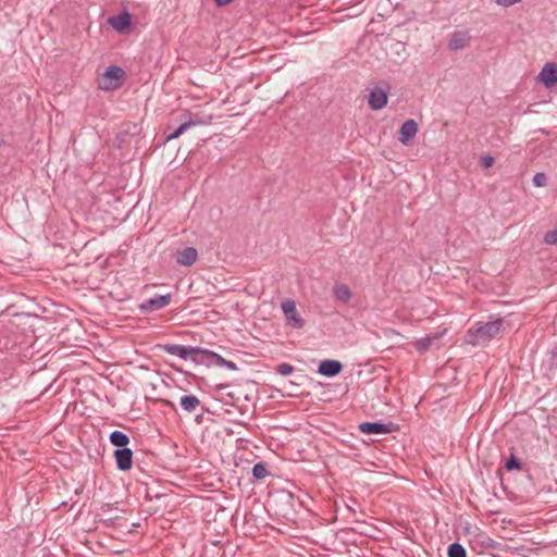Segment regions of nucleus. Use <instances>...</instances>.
I'll return each mask as SVG.
<instances>
[{
	"label": "nucleus",
	"instance_id": "nucleus-1",
	"mask_svg": "<svg viewBox=\"0 0 557 557\" xmlns=\"http://www.w3.org/2000/svg\"><path fill=\"white\" fill-rule=\"evenodd\" d=\"M502 329V321L495 320L486 323H478L465 335V343L476 346L490 342Z\"/></svg>",
	"mask_w": 557,
	"mask_h": 557
},
{
	"label": "nucleus",
	"instance_id": "nucleus-2",
	"mask_svg": "<svg viewBox=\"0 0 557 557\" xmlns=\"http://www.w3.org/2000/svg\"><path fill=\"white\" fill-rule=\"evenodd\" d=\"M126 73L117 65H110L98 81V86L103 90L120 88L125 82Z\"/></svg>",
	"mask_w": 557,
	"mask_h": 557
},
{
	"label": "nucleus",
	"instance_id": "nucleus-3",
	"mask_svg": "<svg viewBox=\"0 0 557 557\" xmlns=\"http://www.w3.org/2000/svg\"><path fill=\"white\" fill-rule=\"evenodd\" d=\"M281 309L284 313L287 326L296 330H300L305 326V320L298 311L295 300L289 298L284 299L281 302Z\"/></svg>",
	"mask_w": 557,
	"mask_h": 557
},
{
	"label": "nucleus",
	"instance_id": "nucleus-4",
	"mask_svg": "<svg viewBox=\"0 0 557 557\" xmlns=\"http://www.w3.org/2000/svg\"><path fill=\"white\" fill-rule=\"evenodd\" d=\"M537 79L542 82L546 87H552L557 84V64L555 63H546L540 74L537 75Z\"/></svg>",
	"mask_w": 557,
	"mask_h": 557
},
{
	"label": "nucleus",
	"instance_id": "nucleus-5",
	"mask_svg": "<svg viewBox=\"0 0 557 557\" xmlns=\"http://www.w3.org/2000/svg\"><path fill=\"white\" fill-rule=\"evenodd\" d=\"M418 133V125L414 120H407L400 127L399 141L408 146Z\"/></svg>",
	"mask_w": 557,
	"mask_h": 557
},
{
	"label": "nucleus",
	"instance_id": "nucleus-6",
	"mask_svg": "<svg viewBox=\"0 0 557 557\" xmlns=\"http://www.w3.org/2000/svg\"><path fill=\"white\" fill-rule=\"evenodd\" d=\"M171 301V295L157 296L150 298L140 305V309L144 311H152L166 307Z\"/></svg>",
	"mask_w": 557,
	"mask_h": 557
},
{
	"label": "nucleus",
	"instance_id": "nucleus-7",
	"mask_svg": "<svg viewBox=\"0 0 557 557\" xmlns=\"http://www.w3.org/2000/svg\"><path fill=\"white\" fill-rule=\"evenodd\" d=\"M198 258V252L193 247H186L176 251V262L181 265L190 267Z\"/></svg>",
	"mask_w": 557,
	"mask_h": 557
},
{
	"label": "nucleus",
	"instance_id": "nucleus-8",
	"mask_svg": "<svg viewBox=\"0 0 557 557\" xmlns=\"http://www.w3.org/2000/svg\"><path fill=\"white\" fill-rule=\"evenodd\" d=\"M114 456L120 470L126 471L132 468L133 453L129 448L117 449Z\"/></svg>",
	"mask_w": 557,
	"mask_h": 557
},
{
	"label": "nucleus",
	"instance_id": "nucleus-9",
	"mask_svg": "<svg viewBox=\"0 0 557 557\" xmlns=\"http://www.w3.org/2000/svg\"><path fill=\"white\" fill-rule=\"evenodd\" d=\"M469 40L470 36L467 32H455L448 41V48L450 50L463 49L469 45Z\"/></svg>",
	"mask_w": 557,
	"mask_h": 557
},
{
	"label": "nucleus",
	"instance_id": "nucleus-10",
	"mask_svg": "<svg viewBox=\"0 0 557 557\" xmlns=\"http://www.w3.org/2000/svg\"><path fill=\"white\" fill-rule=\"evenodd\" d=\"M342 371V363L336 360H324L319 366V373L324 376H335Z\"/></svg>",
	"mask_w": 557,
	"mask_h": 557
},
{
	"label": "nucleus",
	"instance_id": "nucleus-11",
	"mask_svg": "<svg viewBox=\"0 0 557 557\" xmlns=\"http://www.w3.org/2000/svg\"><path fill=\"white\" fill-rule=\"evenodd\" d=\"M359 430L364 434H384L389 432L387 425L375 422L361 423Z\"/></svg>",
	"mask_w": 557,
	"mask_h": 557
},
{
	"label": "nucleus",
	"instance_id": "nucleus-12",
	"mask_svg": "<svg viewBox=\"0 0 557 557\" xmlns=\"http://www.w3.org/2000/svg\"><path fill=\"white\" fill-rule=\"evenodd\" d=\"M109 23L115 30L123 32L131 25V15L128 13H124L110 17Z\"/></svg>",
	"mask_w": 557,
	"mask_h": 557
},
{
	"label": "nucleus",
	"instance_id": "nucleus-13",
	"mask_svg": "<svg viewBox=\"0 0 557 557\" xmlns=\"http://www.w3.org/2000/svg\"><path fill=\"white\" fill-rule=\"evenodd\" d=\"M387 91L381 87H374L369 95L368 104H387Z\"/></svg>",
	"mask_w": 557,
	"mask_h": 557
},
{
	"label": "nucleus",
	"instance_id": "nucleus-14",
	"mask_svg": "<svg viewBox=\"0 0 557 557\" xmlns=\"http://www.w3.org/2000/svg\"><path fill=\"white\" fill-rule=\"evenodd\" d=\"M333 293L335 298L344 304L351 299V290L347 284H336Z\"/></svg>",
	"mask_w": 557,
	"mask_h": 557
},
{
	"label": "nucleus",
	"instance_id": "nucleus-15",
	"mask_svg": "<svg viewBox=\"0 0 557 557\" xmlns=\"http://www.w3.org/2000/svg\"><path fill=\"white\" fill-rule=\"evenodd\" d=\"M199 404V399L194 395L183 396L181 398V406L188 412L195 411Z\"/></svg>",
	"mask_w": 557,
	"mask_h": 557
},
{
	"label": "nucleus",
	"instance_id": "nucleus-16",
	"mask_svg": "<svg viewBox=\"0 0 557 557\" xmlns=\"http://www.w3.org/2000/svg\"><path fill=\"white\" fill-rule=\"evenodd\" d=\"M110 441L114 446L125 447L129 443L128 436L120 431H114L110 435Z\"/></svg>",
	"mask_w": 557,
	"mask_h": 557
},
{
	"label": "nucleus",
	"instance_id": "nucleus-17",
	"mask_svg": "<svg viewBox=\"0 0 557 557\" xmlns=\"http://www.w3.org/2000/svg\"><path fill=\"white\" fill-rule=\"evenodd\" d=\"M170 352H172L173 355H177L184 359H187L189 357H191V355L194 352H196V349L194 348H188V347H185V346H172L170 349H169Z\"/></svg>",
	"mask_w": 557,
	"mask_h": 557
},
{
	"label": "nucleus",
	"instance_id": "nucleus-18",
	"mask_svg": "<svg viewBox=\"0 0 557 557\" xmlns=\"http://www.w3.org/2000/svg\"><path fill=\"white\" fill-rule=\"evenodd\" d=\"M448 557H466V550L460 544L454 543L448 548Z\"/></svg>",
	"mask_w": 557,
	"mask_h": 557
},
{
	"label": "nucleus",
	"instance_id": "nucleus-19",
	"mask_svg": "<svg viewBox=\"0 0 557 557\" xmlns=\"http://www.w3.org/2000/svg\"><path fill=\"white\" fill-rule=\"evenodd\" d=\"M205 123V121H189L184 122L172 135L169 136V139L177 138L180 135L184 133V131L190 125Z\"/></svg>",
	"mask_w": 557,
	"mask_h": 557
},
{
	"label": "nucleus",
	"instance_id": "nucleus-20",
	"mask_svg": "<svg viewBox=\"0 0 557 557\" xmlns=\"http://www.w3.org/2000/svg\"><path fill=\"white\" fill-rule=\"evenodd\" d=\"M206 355H208L209 357H211L216 364H220V366H226L228 367L230 369H236V367L234 366V363L230 362V361H226L224 360L221 356H219L218 354L215 352H212V351H205Z\"/></svg>",
	"mask_w": 557,
	"mask_h": 557
},
{
	"label": "nucleus",
	"instance_id": "nucleus-21",
	"mask_svg": "<svg viewBox=\"0 0 557 557\" xmlns=\"http://www.w3.org/2000/svg\"><path fill=\"white\" fill-rule=\"evenodd\" d=\"M432 341H433V337L431 336H426V337H423L419 341H417L414 343V346L416 348L419 350V351H425L430 348V346L432 345Z\"/></svg>",
	"mask_w": 557,
	"mask_h": 557
},
{
	"label": "nucleus",
	"instance_id": "nucleus-22",
	"mask_svg": "<svg viewBox=\"0 0 557 557\" xmlns=\"http://www.w3.org/2000/svg\"><path fill=\"white\" fill-rule=\"evenodd\" d=\"M252 474L256 479H264L268 475V470L263 463H257L252 469Z\"/></svg>",
	"mask_w": 557,
	"mask_h": 557
},
{
	"label": "nucleus",
	"instance_id": "nucleus-23",
	"mask_svg": "<svg viewBox=\"0 0 557 557\" xmlns=\"http://www.w3.org/2000/svg\"><path fill=\"white\" fill-rule=\"evenodd\" d=\"M276 371L281 375H289L294 372V367L289 363H281L277 366Z\"/></svg>",
	"mask_w": 557,
	"mask_h": 557
},
{
	"label": "nucleus",
	"instance_id": "nucleus-24",
	"mask_svg": "<svg viewBox=\"0 0 557 557\" xmlns=\"http://www.w3.org/2000/svg\"><path fill=\"white\" fill-rule=\"evenodd\" d=\"M544 242L548 245L557 244V230L548 231L544 236Z\"/></svg>",
	"mask_w": 557,
	"mask_h": 557
},
{
	"label": "nucleus",
	"instance_id": "nucleus-25",
	"mask_svg": "<svg viewBox=\"0 0 557 557\" xmlns=\"http://www.w3.org/2000/svg\"><path fill=\"white\" fill-rule=\"evenodd\" d=\"M533 184L536 187L545 186L546 185V176H545V174H543V173L535 174L534 177H533Z\"/></svg>",
	"mask_w": 557,
	"mask_h": 557
},
{
	"label": "nucleus",
	"instance_id": "nucleus-26",
	"mask_svg": "<svg viewBox=\"0 0 557 557\" xmlns=\"http://www.w3.org/2000/svg\"><path fill=\"white\" fill-rule=\"evenodd\" d=\"M480 162L483 168L488 169L494 164V158L492 156H483Z\"/></svg>",
	"mask_w": 557,
	"mask_h": 557
},
{
	"label": "nucleus",
	"instance_id": "nucleus-27",
	"mask_svg": "<svg viewBox=\"0 0 557 557\" xmlns=\"http://www.w3.org/2000/svg\"><path fill=\"white\" fill-rule=\"evenodd\" d=\"M522 0H495V2L500 5V7H504V8H509L513 4H517L519 2H521Z\"/></svg>",
	"mask_w": 557,
	"mask_h": 557
},
{
	"label": "nucleus",
	"instance_id": "nucleus-28",
	"mask_svg": "<svg viewBox=\"0 0 557 557\" xmlns=\"http://www.w3.org/2000/svg\"><path fill=\"white\" fill-rule=\"evenodd\" d=\"M506 468L508 470H512V469H519L520 468V465L519 462L512 457L511 459H509L506 463Z\"/></svg>",
	"mask_w": 557,
	"mask_h": 557
},
{
	"label": "nucleus",
	"instance_id": "nucleus-29",
	"mask_svg": "<svg viewBox=\"0 0 557 557\" xmlns=\"http://www.w3.org/2000/svg\"><path fill=\"white\" fill-rule=\"evenodd\" d=\"M214 1H215L216 5L224 7L228 3H231L233 0H214Z\"/></svg>",
	"mask_w": 557,
	"mask_h": 557
},
{
	"label": "nucleus",
	"instance_id": "nucleus-30",
	"mask_svg": "<svg viewBox=\"0 0 557 557\" xmlns=\"http://www.w3.org/2000/svg\"><path fill=\"white\" fill-rule=\"evenodd\" d=\"M479 536L483 537L484 540H488L484 534H479Z\"/></svg>",
	"mask_w": 557,
	"mask_h": 557
}]
</instances>
